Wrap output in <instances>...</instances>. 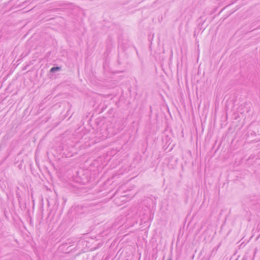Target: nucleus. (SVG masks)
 <instances>
[{
	"mask_svg": "<svg viewBox=\"0 0 260 260\" xmlns=\"http://www.w3.org/2000/svg\"><path fill=\"white\" fill-rule=\"evenodd\" d=\"M59 70H60L59 67H53L51 69V72H53Z\"/></svg>",
	"mask_w": 260,
	"mask_h": 260,
	"instance_id": "obj_1",
	"label": "nucleus"
}]
</instances>
